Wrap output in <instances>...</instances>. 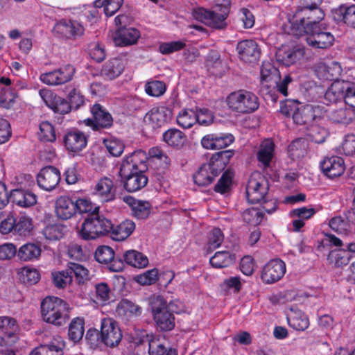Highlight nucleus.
<instances>
[{
	"label": "nucleus",
	"instance_id": "nucleus-27",
	"mask_svg": "<svg viewBox=\"0 0 355 355\" xmlns=\"http://www.w3.org/2000/svg\"><path fill=\"white\" fill-rule=\"evenodd\" d=\"M334 21L355 27V5L342 4L331 10Z\"/></svg>",
	"mask_w": 355,
	"mask_h": 355
},
{
	"label": "nucleus",
	"instance_id": "nucleus-59",
	"mask_svg": "<svg viewBox=\"0 0 355 355\" xmlns=\"http://www.w3.org/2000/svg\"><path fill=\"white\" fill-rule=\"evenodd\" d=\"M159 273L156 268L146 270L142 274L135 277L134 279L140 285H151L158 279Z\"/></svg>",
	"mask_w": 355,
	"mask_h": 355
},
{
	"label": "nucleus",
	"instance_id": "nucleus-39",
	"mask_svg": "<svg viewBox=\"0 0 355 355\" xmlns=\"http://www.w3.org/2000/svg\"><path fill=\"white\" fill-rule=\"evenodd\" d=\"M345 81L335 80L328 88L324 94V98L327 101L334 103L338 101L345 100Z\"/></svg>",
	"mask_w": 355,
	"mask_h": 355
},
{
	"label": "nucleus",
	"instance_id": "nucleus-40",
	"mask_svg": "<svg viewBox=\"0 0 355 355\" xmlns=\"http://www.w3.org/2000/svg\"><path fill=\"white\" fill-rule=\"evenodd\" d=\"M235 261L234 254L229 251H218L210 258L209 262L212 267L222 268L231 266Z\"/></svg>",
	"mask_w": 355,
	"mask_h": 355
},
{
	"label": "nucleus",
	"instance_id": "nucleus-7",
	"mask_svg": "<svg viewBox=\"0 0 355 355\" xmlns=\"http://www.w3.org/2000/svg\"><path fill=\"white\" fill-rule=\"evenodd\" d=\"M150 309L156 326L161 331H171L175 327V318L167 309V302L161 296H155Z\"/></svg>",
	"mask_w": 355,
	"mask_h": 355
},
{
	"label": "nucleus",
	"instance_id": "nucleus-23",
	"mask_svg": "<svg viewBox=\"0 0 355 355\" xmlns=\"http://www.w3.org/2000/svg\"><path fill=\"white\" fill-rule=\"evenodd\" d=\"M64 144L69 152L78 153L87 146V137L78 130H71L65 134Z\"/></svg>",
	"mask_w": 355,
	"mask_h": 355
},
{
	"label": "nucleus",
	"instance_id": "nucleus-56",
	"mask_svg": "<svg viewBox=\"0 0 355 355\" xmlns=\"http://www.w3.org/2000/svg\"><path fill=\"white\" fill-rule=\"evenodd\" d=\"M94 256L98 262L107 264L114 259V252L109 246L101 245L97 248Z\"/></svg>",
	"mask_w": 355,
	"mask_h": 355
},
{
	"label": "nucleus",
	"instance_id": "nucleus-16",
	"mask_svg": "<svg viewBox=\"0 0 355 355\" xmlns=\"http://www.w3.org/2000/svg\"><path fill=\"white\" fill-rule=\"evenodd\" d=\"M286 272L285 263L279 259L268 262L263 268L261 278L266 284H272L281 279Z\"/></svg>",
	"mask_w": 355,
	"mask_h": 355
},
{
	"label": "nucleus",
	"instance_id": "nucleus-52",
	"mask_svg": "<svg viewBox=\"0 0 355 355\" xmlns=\"http://www.w3.org/2000/svg\"><path fill=\"white\" fill-rule=\"evenodd\" d=\"M16 321L8 316H0V333L8 338L12 337L17 331Z\"/></svg>",
	"mask_w": 355,
	"mask_h": 355
},
{
	"label": "nucleus",
	"instance_id": "nucleus-21",
	"mask_svg": "<svg viewBox=\"0 0 355 355\" xmlns=\"http://www.w3.org/2000/svg\"><path fill=\"white\" fill-rule=\"evenodd\" d=\"M60 181V173L53 166L43 168L37 176L39 187L46 191H51L55 189Z\"/></svg>",
	"mask_w": 355,
	"mask_h": 355
},
{
	"label": "nucleus",
	"instance_id": "nucleus-1",
	"mask_svg": "<svg viewBox=\"0 0 355 355\" xmlns=\"http://www.w3.org/2000/svg\"><path fill=\"white\" fill-rule=\"evenodd\" d=\"M146 159V154L142 150L135 151L123 159L119 173L127 191L135 192L146 185L148 178L144 173Z\"/></svg>",
	"mask_w": 355,
	"mask_h": 355
},
{
	"label": "nucleus",
	"instance_id": "nucleus-55",
	"mask_svg": "<svg viewBox=\"0 0 355 355\" xmlns=\"http://www.w3.org/2000/svg\"><path fill=\"white\" fill-rule=\"evenodd\" d=\"M103 144L109 153L114 157L121 155L124 150L123 143L118 139L114 137L104 139Z\"/></svg>",
	"mask_w": 355,
	"mask_h": 355
},
{
	"label": "nucleus",
	"instance_id": "nucleus-41",
	"mask_svg": "<svg viewBox=\"0 0 355 355\" xmlns=\"http://www.w3.org/2000/svg\"><path fill=\"white\" fill-rule=\"evenodd\" d=\"M112 300V293L108 285L104 282L96 284L94 302L99 306H105Z\"/></svg>",
	"mask_w": 355,
	"mask_h": 355
},
{
	"label": "nucleus",
	"instance_id": "nucleus-4",
	"mask_svg": "<svg viewBox=\"0 0 355 355\" xmlns=\"http://www.w3.org/2000/svg\"><path fill=\"white\" fill-rule=\"evenodd\" d=\"M230 3V0H216L214 10L198 8L193 10V17L210 27L223 28L225 25V20L229 13Z\"/></svg>",
	"mask_w": 355,
	"mask_h": 355
},
{
	"label": "nucleus",
	"instance_id": "nucleus-33",
	"mask_svg": "<svg viewBox=\"0 0 355 355\" xmlns=\"http://www.w3.org/2000/svg\"><path fill=\"white\" fill-rule=\"evenodd\" d=\"M124 201L130 207L132 214L139 219L147 218L151 209V205L149 202L135 199L131 196L124 198Z\"/></svg>",
	"mask_w": 355,
	"mask_h": 355
},
{
	"label": "nucleus",
	"instance_id": "nucleus-36",
	"mask_svg": "<svg viewBox=\"0 0 355 355\" xmlns=\"http://www.w3.org/2000/svg\"><path fill=\"white\" fill-rule=\"evenodd\" d=\"M10 199L13 203L21 207H29L37 202L36 196L21 189H14L11 191Z\"/></svg>",
	"mask_w": 355,
	"mask_h": 355
},
{
	"label": "nucleus",
	"instance_id": "nucleus-46",
	"mask_svg": "<svg viewBox=\"0 0 355 355\" xmlns=\"http://www.w3.org/2000/svg\"><path fill=\"white\" fill-rule=\"evenodd\" d=\"M85 321L83 318L77 317L73 318L69 327V338L70 340L76 343L83 336L85 332Z\"/></svg>",
	"mask_w": 355,
	"mask_h": 355
},
{
	"label": "nucleus",
	"instance_id": "nucleus-64",
	"mask_svg": "<svg viewBox=\"0 0 355 355\" xmlns=\"http://www.w3.org/2000/svg\"><path fill=\"white\" fill-rule=\"evenodd\" d=\"M301 103L295 100H286L281 103L280 112L286 117H292L297 112Z\"/></svg>",
	"mask_w": 355,
	"mask_h": 355
},
{
	"label": "nucleus",
	"instance_id": "nucleus-54",
	"mask_svg": "<svg viewBox=\"0 0 355 355\" xmlns=\"http://www.w3.org/2000/svg\"><path fill=\"white\" fill-rule=\"evenodd\" d=\"M75 206L77 207L76 214H83L88 212L98 213L99 207L96 206L90 199L87 198H78L74 199Z\"/></svg>",
	"mask_w": 355,
	"mask_h": 355
},
{
	"label": "nucleus",
	"instance_id": "nucleus-12",
	"mask_svg": "<svg viewBox=\"0 0 355 355\" xmlns=\"http://www.w3.org/2000/svg\"><path fill=\"white\" fill-rule=\"evenodd\" d=\"M122 338V333L118 323L111 318H103L101 320L100 339L106 346L113 347Z\"/></svg>",
	"mask_w": 355,
	"mask_h": 355
},
{
	"label": "nucleus",
	"instance_id": "nucleus-31",
	"mask_svg": "<svg viewBox=\"0 0 355 355\" xmlns=\"http://www.w3.org/2000/svg\"><path fill=\"white\" fill-rule=\"evenodd\" d=\"M341 71L340 64L336 62H331L329 64L320 62L315 68V73L319 79L322 80H331L336 78Z\"/></svg>",
	"mask_w": 355,
	"mask_h": 355
},
{
	"label": "nucleus",
	"instance_id": "nucleus-51",
	"mask_svg": "<svg viewBox=\"0 0 355 355\" xmlns=\"http://www.w3.org/2000/svg\"><path fill=\"white\" fill-rule=\"evenodd\" d=\"M71 275H73L78 284H83L89 279V270L83 265L76 263L68 264Z\"/></svg>",
	"mask_w": 355,
	"mask_h": 355
},
{
	"label": "nucleus",
	"instance_id": "nucleus-63",
	"mask_svg": "<svg viewBox=\"0 0 355 355\" xmlns=\"http://www.w3.org/2000/svg\"><path fill=\"white\" fill-rule=\"evenodd\" d=\"M185 46L183 40L163 42L159 44V51L162 54H170L184 49Z\"/></svg>",
	"mask_w": 355,
	"mask_h": 355
},
{
	"label": "nucleus",
	"instance_id": "nucleus-58",
	"mask_svg": "<svg viewBox=\"0 0 355 355\" xmlns=\"http://www.w3.org/2000/svg\"><path fill=\"white\" fill-rule=\"evenodd\" d=\"M33 229L32 220L26 215L20 216L15 218V232L20 235H26Z\"/></svg>",
	"mask_w": 355,
	"mask_h": 355
},
{
	"label": "nucleus",
	"instance_id": "nucleus-35",
	"mask_svg": "<svg viewBox=\"0 0 355 355\" xmlns=\"http://www.w3.org/2000/svg\"><path fill=\"white\" fill-rule=\"evenodd\" d=\"M329 118L334 123L347 125L355 120V110L344 105L343 107L332 110Z\"/></svg>",
	"mask_w": 355,
	"mask_h": 355
},
{
	"label": "nucleus",
	"instance_id": "nucleus-13",
	"mask_svg": "<svg viewBox=\"0 0 355 355\" xmlns=\"http://www.w3.org/2000/svg\"><path fill=\"white\" fill-rule=\"evenodd\" d=\"M148 343V353L150 355H164L166 348L160 340L159 336L148 334L145 330L137 329L132 334V342L140 345L144 342Z\"/></svg>",
	"mask_w": 355,
	"mask_h": 355
},
{
	"label": "nucleus",
	"instance_id": "nucleus-25",
	"mask_svg": "<svg viewBox=\"0 0 355 355\" xmlns=\"http://www.w3.org/2000/svg\"><path fill=\"white\" fill-rule=\"evenodd\" d=\"M323 174L329 178L340 176L345 171V163L342 157L331 156L324 157L320 162Z\"/></svg>",
	"mask_w": 355,
	"mask_h": 355
},
{
	"label": "nucleus",
	"instance_id": "nucleus-34",
	"mask_svg": "<svg viewBox=\"0 0 355 355\" xmlns=\"http://www.w3.org/2000/svg\"><path fill=\"white\" fill-rule=\"evenodd\" d=\"M42 253L41 246L35 243H27L17 250V257L22 261H37Z\"/></svg>",
	"mask_w": 355,
	"mask_h": 355
},
{
	"label": "nucleus",
	"instance_id": "nucleus-57",
	"mask_svg": "<svg viewBox=\"0 0 355 355\" xmlns=\"http://www.w3.org/2000/svg\"><path fill=\"white\" fill-rule=\"evenodd\" d=\"M233 176L234 174L232 171L229 170L226 171L215 185V191L221 194L229 191L232 185Z\"/></svg>",
	"mask_w": 355,
	"mask_h": 355
},
{
	"label": "nucleus",
	"instance_id": "nucleus-18",
	"mask_svg": "<svg viewBox=\"0 0 355 355\" xmlns=\"http://www.w3.org/2000/svg\"><path fill=\"white\" fill-rule=\"evenodd\" d=\"M215 164L211 157L207 163L203 164L193 175L194 182L199 186L210 184L222 171Z\"/></svg>",
	"mask_w": 355,
	"mask_h": 355
},
{
	"label": "nucleus",
	"instance_id": "nucleus-17",
	"mask_svg": "<svg viewBox=\"0 0 355 355\" xmlns=\"http://www.w3.org/2000/svg\"><path fill=\"white\" fill-rule=\"evenodd\" d=\"M85 28L80 22L76 20L62 19L56 23L53 32L60 37L76 38L83 35Z\"/></svg>",
	"mask_w": 355,
	"mask_h": 355
},
{
	"label": "nucleus",
	"instance_id": "nucleus-10",
	"mask_svg": "<svg viewBox=\"0 0 355 355\" xmlns=\"http://www.w3.org/2000/svg\"><path fill=\"white\" fill-rule=\"evenodd\" d=\"M75 73L76 69L73 65L65 64L55 70L42 73L40 80L47 85H60L71 81Z\"/></svg>",
	"mask_w": 355,
	"mask_h": 355
},
{
	"label": "nucleus",
	"instance_id": "nucleus-42",
	"mask_svg": "<svg viewBox=\"0 0 355 355\" xmlns=\"http://www.w3.org/2000/svg\"><path fill=\"white\" fill-rule=\"evenodd\" d=\"M19 279L24 284L28 285L35 284L40 279L39 270L32 266H24L17 270Z\"/></svg>",
	"mask_w": 355,
	"mask_h": 355
},
{
	"label": "nucleus",
	"instance_id": "nucleus-43",
	"mask_svg": "<svg viewBox=\"0 0 355 355\" xmlns=\"http://www.w3.org/2000/svg\"><path fill=\"white\" fill-rule=\"evenodd\" d=\"M123 259L127 264L135 268H143L148 264L147 257L134 250L125 252L123 254Z\"/></svg>",
	"mask_w": 355,
	"mask_h": 355
},
{
	"label": "nucleus",
	"instance_id": "nucleus-47",
	"mask_svg": "<svg viewBox=\"0 0 355 355\" xmlns=\"http://www.w3.org/2000/svg\"><path fill=\"white\" fill-rule=\"evenodd\" d=\"M177 123L182 128H191L196 123V111L192 109H182L177 115Z\"/></svg>",
	"mask_w": 355,
	"mask_h": 355
},
{
	"label": "nucleus",
	"instance_id": "nucleus-49",
	"mask_svg": "<svg viewBox=\"0 0 355 355\" xmlns=\"http://www.w3.org/2000/svg\"><path fill=\"white\" fill-rule=\"evenodd\" d=\"M52 279L57 288H64L69 285L73 279L67 267L65 270L52 272Z\"/></svg>",
	"mask_w": 355,
	"mask_h": 355
},
{
	"label": "nucleus",
	"instance_id": "nucleus-20",
	"mask_svg": "<svg viewBox=\"0 0 355 355\" xmlns=\"http://www.w3.org/2000/svg\"><path fill=\"white\" fill-rule=\"evenodd\" d=\"M93 116L92 119H86L85 123L87 125L91 126L94 130L100 128H110L112 124V117L101 105L95 104L91 109Z\"/></svg>",
	"mask_w": 355,
	"mask_h": 355
},
{
	"label": "nucleus",
	"instance_id": "nucleus-32",
	"mask_svg": "<svg viewBox=\"0 0 355 355\" xmlns=\"http://www.w3.org/2000/svg\"><path fill=\"white\" fill-rule=\"evenodd\" d=\"M135 230V223L131 220H125L110 229V237L116 241H123L128 238Z\"/></svg>",
	"mask_w": 355,
	"mask_h": 355
},
{
	"label": "nucleus",
	"instance_id": "nucleus-11",
	"mask_svg": "<svg viewBox=\"0 0 355 355\" xmlns=\"http://www.w3.org/2000/svg\"><path fill=\"white\" fill-rule=\"evenodd\" d=\"M305 55L306 49L301 45H282L276 53L277 60L287 67L300 63Z\"/></svg>",
	"mask_w": 355,
	"mask_h": 355
},
{
	"label": "nucleus",
	"instance_id": "nucleus-5",
	"mask_svg": "<svg viewBox=\"0 0 355 355\" xmlns=\"http://www.w3.org/2000/svg\"><path fill=\"white\" fill-rule=\"evenodd\" d=\"M228 108L238 114H248L257 110L259 103L257 96L251 92L239 89L230 93L226 98Z\"/></svg>",
	"mask_w": 355,
	"mask_h": 355
},
{
	"label": "nucleus",
	"instance_id": "nucleus-45",
	"mask_svg": "<svg viewBox=\"0 0 355 355\" xmlns=\"http://www.w3.org/2000/svg\"><path fill=\"white\" fill-rule=\"evenodd\" d=\"M327 259L330 263L340 268L348 263L350 260V255L347 250L338 248L330 251Z\"/></svg>",
	"mask_w": 355,
	"mask_h": 355
},
{
	"label": "nucleus",
	"instance_id": "nucleus-30",
	"mask_svg": "<svg viewBox=\"0 0 355 355\" xmlns=\"http://www.w3.org/2000/svg\"><path fill=\"white\" fill-rule=\"evenodd\" d=\"M17 94L11 86V81L8 78H0V105L2 107L10 109L14 104Z\"/></svg>",
	"mask_w": 355,
	"mask_h": 355
},
{
	"label": "nucleus",
	"instance_id": "nucleus-9",
	"mask_svg": "<svg viewBox=\"0 0 355 355\" xmlns=\"http://www.w3.org/2000/svg\"><path fill=\"white\" fill-rule=\"evenodd\" d=\"M324 107L319 105H300L297 112L293 116V122L298 125L310 126L318 123L325 114Z\"/></svg>",
	"mask_w": 355,
	"mask_h": 355
},
{
	"label": "nucleus",
	"instance_id": "nucleus-29",
	"mask_svg": "<svg viewBox=\"0 0 355 355\" xmlns=\"http://www.w3.org/2000/svg\"><path fill=\"white\" fill-rule=\"evenodd\" d=\"M139 37V31L134 28H120L112 36L114 44L119 46L134 44Z\"/></svg>",
	"mask_w": 355,
	"mask_h": 355
},
{
	"label": "nucleus",
	"instance_id": "nucleus-24",
	"mask_svg": "<svg viewBox=\"0 0 355 355\" xmlns=\"http://www.w3.org/2000/svg\"><path fill=\"white\" fill-rule=\"evenodd\" d=\"M76 208L77 207L75 206L74 199L67 196H60L55 202V215L62 220H67L75 216Z\"/></svg>",
	"mask_w": 355,
	"mask_h": 355
},
{
	"label": "nucleus",
	"instance_id": "nucleus-22",
	"mask_svg": "<svg viewBox=\"0 0 355 355\" xmlns=\"http://www.w3.org/2000/svg\"><path fill=\"white\" fill-rule=\"evenodd\" d=\"M239 58L245 62H257L260 57L261 50L258 44L252 40L239 42L236 46Z\"/></svg>",
	"mask_w": 355,
	"mask_h": 355
},
{
	"label": "nucleus",
	"instance_id": "nucleus-15",
	"mask_svg": "<svg viewBox=\"0 0 355 355\" xmlns=\"http://www.w3.org/2000/svg\"><path fill=\"white\" fill-rule=\"evenodd\" d=\"M172 110L166 106L153 107L144 116V121L153 128H160L172 118Z\"/></svg>",
	"mask_w": 355,
	"mask_h": 355
},
{
	"label": "nucleus",
	"instance_id": "nucleus-14",
	"mask_svg": "<svg viewBox=\"0 0 355 355\" xmlns=\"http://www.w3.org/2000/svg\"><path fill=\"white\" fill-rule=\"evenodd\" d=\"M303 3V8L297 12L289 23L296 22L298 24L305 23L313 19H322L324 13L318 8L322 0H300Z\"/></svg>",
	"mask_w": 355,
	"mask_h": 355
},
{
	"label": "nucleus",
	"instance_id": "nucleus-44",
	"mask_svg": "<svg viewBox=\"0 0 355 355\" xmlns=\"http://www.w3.org/2000/svg\"><path fill=\"white\" fill-rule=\"evenodd\" d=\"M164 141L171 147H180L185 141L184 134L178 129L171 128L163 134Z\"/></svg>",
	"mask_w": 355,
	"mask_h": 355
},
{
	"label": "nucleus",
	"instance_id": "nucleus-60",
	"mask_svg": "<svg viewBox=\"0 0 355 355\" xmlns=\"http://www.w3.org/2000/svg\"><path fill=\"white\" fill-rule=\"evenodd\" d=\"M145 91L150 96L159 97L164 94L166 85L162 81H149L145 85Z\"/></svg>",
	"mask_w": 355,
	"mask_h": 355
},
{
	"label": "nucleus",
	"instance_id": "nucleus-6",
	"mask_svg": "<svg viewBox=\"0 0 355 355\" xmlns=\"http://www.w3.org/2000/svg\"><path fill=\"white\" fill-rule=\"evenodd\" d=\"M111 227V220L98 213H93L83 223L79 235L85 240H93L109 232Z\"/></svg>",
	"mask_w": 355,
	"mask_h": 355
},
{
	"label": "nucleus",
	"instance_id": "nucleus-50",
	"mask_svg": "<svg viewBox=\"0 0 355 355\" xmlns=\"http://www.w3.org/2000/svg\"><path fill=\"white\" fill-rule=\"evenodd\" d=\"M330 228L340 234H347L352 231V227L348 220L336 216L332 218L329 223Z\"/></svg>",
	"mask_w": 355,
	"mask_h": 355
},
{
	"label": "nucleus",
	"instance_id": "nucleus-53",
	"mask_svg": "<svg viewBox=\"0 0 355 355\" xmlns=\"http://www.w3.org/2000/svg\"><path fill=\"white\" fill-rule=\"evenodd\" d=\"M327 135V130L318 125L317 123H313L308 127L307 135L315 143L321 144L324 142Z\"/></svg>",
	"mask_w": 355,
	"mask_h": 355
},
{
	"label": "nucleus",
	"instance_id": "nucleus-62",
	"mask_svg": "<svg viewBox=\"0 0 355 355\" xmlns=\"http://www.w3.org/2000/svg\"><path fill=\"white\" fill-rule=\"evenodd\" d=\"M234 151L233 150H227L220 151L214 154L211 157L212 162H214L215 165L222 171L225 168L226 162L234 155Z\"/></svg>",
	"mask_w": 355,
	"mask_h": 355
},
{
	"label": "nucleus",
	"instance_id": "nucleus-48",
	"mask_svg": "<svg viewBox=\"0 0 355 355\" xmlns=\"http://www.w3.org/2000/svg\"><path fill=\"white\" fill-rule=\"evenodd\" d=\"M124 64L121 60L114 58L110 60L103 69V73L109 79L118 77L123 71Z\"/></svg>",
	"mask_w": 355,
	"mask_h": 355
},
{
	"label": "nucleus",
	"instance_id": "nucleus-38",
	"mask_svg": "<svg viewBox=\"0 0 355 355\" xmlns=\"http://www.w3.org/2000/svg\"><path fill=\"white\" fill-rule=\"evenodd\" d=\"M279 80V70L269 62H263L261 68V82L263 86L270 87Z\"/></svg>",
	"mask_w": 355,
	"mask_h": 355
},
{
	"label": "nucleus",
	"instance_id": "nucleus-3",
	"mask_svg": "<svg viewBox=\"0 0 355 355\" xmlns=\"http://www.w3.org/2000/svg\"><path fill=\"white\" fill-rule=\"evenodd\" d=\"M43 320L55 326H62L69 320V305L57 297H46L41 304Z\"/></svg>",
	"mask_w": 355,
	"mask_h": 355
},
{
	"label": "nucleus",
	"instance_id": "nucleus-8",
	"mask_svg": "<svg viewBox=\"0 0 355 355\" xmlns=\"http://www.w3.org/2000/svg\"><path fill=\"white\" fill-rule=\"evenodd\" d=\"M268 191V184L265 177L259 172L252 173L246 187L248 202L252 204L260 202L264 199Z\"/></svg>",
	"mask_w": 355,
	"mask_h": 355
},
{
	"label": "nucleus",
	"instance_id": "nucleus-19",
	"mask_svg": "<svg viewBox=\"0 0 355 355\" xmlns=\"http://www.w3.org/2000/svg\"><path fill=\"white\" fill-rule=\"evenodd\" d=\"M116 187L113 180L107 177L100 178L93 187L92 194L102 202H110L116 198Z\"/></svg>",
	"mask_w": 355,
	"mask_h": 355
},
{
	"label": "nucleus",
	"instance_id": "nucleus-28",
	"mask_svg": "<svg viewBox=\"0 0 355 355\" xmlns=\"http://www.w3.org/2000/svg\"><path fill=\"white\" fill-rule=\"evenodd\" d=\"M288 324L297 331H304L309 326L307 315L297 307L291 306L286 312Z\"/></svg>",
	"mask_w": 355,
	"mask_h": 355
},
{
	"label": "nucleus",
	"instance_id": "nucleus-61",
	"mask_svg": "<svg viewBox=\"0 0 355 355\" xmlns=\"http://www.w3.org/2000/svg\"><path fill=\"white\" fill-rule=\"evenodd\" d=\"M43 234L47 240L56 241L64 235V227L58 224L49 225L43 230Z\"/></svg>",
	"mask_w": 355,
	"mask_h": 355
},
{
	"label": "nucleus",
	"instance_id": "nucleus-37",
	"mask_svg": "<svg viewBox=\"0 0 355 355\" xmlns=\"http://www.w3.org/2000/svg\"><path fill=\"white\" fill-rule=\"evenodd\" d=\"M116 312L121 317L130 320L139 316L142 313V309L131 301L123 300L119 303Z\"/></svg>",
	"mask_w": 355,
	"mask_h": 355
},
{
	"label": "nucleus",
	"instance_id": "nucleus-26",
	"mask_svg": "<svg viewBox=\"0 0 355 355\" xmlns=\"http://www.w3.org/2000/svg\"><path fill=\"white\" fill-rule=\"evenodd\" d=\"M275 145L272 139H263L257 150V158L259 165L263 168L270 166V163L275 157Z\"/></svg>",
	"mask_w": 355,
	"mask_h": 355
},
{
	"label": "nucleus",
	"instance_id": "nucleus-2",
	"mask_svg": "<svg viewBox=\"0 0 355 355\" xmlns=\"http://www.w3.org/2000/svg\"><path fill=\"white\" fill-rule=\"evenodd\" d=\"M320 20L313 19L302 24L292 22L290 33L296 36L306 34L307 44L313 49H329L335 42V37L320 24Z\"/></svg>",
	"mask_w": 355,
	"mask_h": 355
}]
</instances>
